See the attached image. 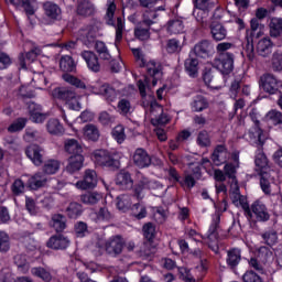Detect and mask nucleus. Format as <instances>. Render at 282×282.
<instances>
[{
    "instance_id": "1",
    "label": "nucleus",
    "mask_w": 282,
    "mask_h": 282,
    "mask_svg": "<svg viewBox=\"0 0 282 282\" xmlns=\"http://www.w3.org/2000/svg\"><path fill=\"white\" fill-rule=\"evenodd\" d=\"M145 67L149 77H145L144 80L140 79L138 82L139 91L142 98H147V87H149V83H151V79L152 86L155 87V85H158V82L162 80V77L164 76V67L160 62L150 61L145 64Z\"/></svg>"
},
{
    "instance_id": "2",
    "label": "nucleus",
    "mask_w": 282,
    "mask_h": 282,
    "mask_svg": "<svg viewBox=\"0 0 282 282\" xmlns=\"http://www.w3.org/2000/svg\"><path fill=\"white\" fill-rule=\"evenodd\" d=\"M93 160L97 166H106V169H111L112 171H118V169H120V159L118 158V154L107 150H96L93 153Z\"/></svg>"
},
{
    "instance_id": "3",
    "label": "nucleus",
    "mask_w": 282,
    "mask_h": 282,
    "mask_svg": "<svg viewBox=\"0 0 282 282\" xmlns=\"http://www.w3.org/2000/svg\"><path fill=\"white\" fill-rule=\"evenodd\" d=\"M116 14V3L110 2L107 12L105 15V21L107 25H111L116 30V39H115V45L118 47V43L122 41V34L124 32V20L122 18H117V23L116 20H113V17Z\"/></svg>"
},
{
    "instance_id": "4",
    "label": "nucleus",
    "mask_w": 282,
    "mask_h": 282,
    "mask_svg": "<svg viewBox=\"0 0 282 282\" xmlns=\"http://www.w3.org/2000/svg\"><path fill=\"white\" fill-rule=\"evenodd\" d=\"M214 67L217 68L220 74L228 76L235 69V54L223 53L214 59Z\"/></svg>"
},
{
    "instance_id": "5",
    "label": "nucleus",
    "mask_w": 282,
    "mask_h": 282,
    "mask_svg": "<svg viewBox=\"0 0 282 282\" xmlns=\"http://www.w3.org/2000/svg\"><path fill=\"white\" fill-rule=\"evenodd\" d=\"M105 249L110 257H120L124 249V239L120 235L112 236L106 241Z\"/></svg>"
},
{
    "instance_id": "6",
    "label": "nucleus",
    "mask_w": 282,
    "mask_h": 282,
    "mask_svg": "<svg viewBox=\"0 0 282 282\" xmlns=\"http://www.w3.org/2000/svg\"><path fill=\"white\" fill-rule=\"evenodd\" d=\"M249 117L251 118L253 122V127L249 130V138L254 142V144H259L260 147H263L265 140H263V130L259 127V119L257 118V112L252 110L249 113Z\"/></svg>"
},
{
    "instance_id": "7",
    "label": "nucleus",
    "mask_w": 282,
    "mask_h": 282,
    "mask_svg": "<svg viewBox=\"0 0 282 282\" xmlns=\"http://www.w3.org/2000/svg\"><path fill=\"white\" fill-rule=\"evenodd\" d=\"M150 111L152 113V116H154L151 119V122L154 127H162L164 124H167L169 122V115L164 113V109L162 108V106H160V104H158L156 101H153L150 105Z\"/></svg>"
},
{
    "instance_id": "8",
    "label": "nucleus",
    "mask_w": 282,
    "mask_h": 282,
    "mask_svg": "<svg viewBox=\"0 0 282 282\" xmlns=\"http://www.w3.org/2000/svg\"><path fill=\"white\" fill-rule=\"evenodd\" d=\"M132 162L138 169H149L151 166V155L143 148H138L133 155Z\"/></svg>"
},
{
    "instance_id": "9",
    "label": "nucleus",
    "mask_w": 282,
    "mask_h": 282,
    "mask_svg": "<svg viewBox=\"0 0 282 282\" xmlns=\"http://www.w3.org/2000/svg\"><path fill=\"white\" fill-rule=\"evenodd\" d=\"M193 51L198 58H210V55L215 54V46L212 41L203 40L195 44Z\"/></svg>"
},
{
    "instance_id": "10",
    "label": "nucleus",
    "mask_w": 282,
    "mask_h": 282,
    "mask_svg": "<svg viewBox=\"0 0 282 282\" xmlns=\"http://www.w3.org/2000/svg\"><path fill=\"white\" fill-rule=\"evenodd\" d=\"M98 185V174L94 170H86L84 180L76 183L77 188L87 191L89 188H96Z\"/></svg>"
},
{
    "instance_id": "11",
    "label": "nucleus",
    "mask_w": 282,
    "mask_h": 282,
    "mask_svg": "<svg viewBox=\"0 0 282 282\" xmlns=\"http://www.w3.org/2000/svg\"><path fill=\"white\" fill-rule=\"evenodd\" d=\"M261 87L267 94H276L279 91V79L272 74H264L260 78Z\"/></svg>"
},
{
    "instance_id": "12",
    "label": "nucleus",
    "mask_w": 282,
    "mask_h": 282,
    "mask_svg": "<svg viewBox=\"0 0 282 282\" xmlns=\"http://www.w3.org/2000/svg\"><path fill=\"white\" fill-rule=\"evenodd\" d=\"M43 10L45 17L51 21H61V19H63V11L61 10V7L52 1L44 2Z\"/></svg>"
},
{
    "instance_id": "13",
    "label": "nucleus",
    "mask_w": 282,
    "mask_h": 282,
    "mask_svg": "<svg viewBox=\"0 0 282 282\" xmlns=\"http://www.w3.org/2000/svg\"><path fill=\"white\" fill-rule=\"evenodd\" d=\"M256 171L259 175L270 173V161L261 148L258 149L254 159Z\"/></svg>"
},
{
    "instance_id": "14",
    "label": "nucleus",
    "mask_w": 282,
    "mask_h": 282,
    "mask_svg": "<svg viewBox=\"0 0 282 282\" xmlns=\"http://www.w3.org/2000/svg\"><path fill=\"white\" fill-rule=\"evenodd\" d=\"M203 80L207 87H210L212 89H221L223 77L218 72L212 69L207 70L203 75Z\"/></svg>"
},
{
    "instance_id": "15",
    "label": "nucleus",
    "mask_w": 282,
    "mask_h": 282,
    "mask_svg": "<svg viewBox=\"0 0 282 282\" xmlns=\"http://www.w3.org/2000/svg\"><path fill=\"white\" fill-rule=\"evenodd\" d=\"M229 159L230 153L228 152V149H226V145L220 144L215 148L212 160L214 164H216V166H221V164H226Z\"/></svg>"
},
{
    "instance_id": "16",
    "label": "nucleus",
    "mask_w": 282,
    "mask_h": 282,
    "mask_svg": "<svg viewBox=\"0 0 282 282\" xmlns=\"http://www.w3.org/2000/svg\"><path fill=\"white\" fill-rule=\"evenodd\" d=\"M115 182L121 191H131L133 188V178L131 177V173L127 171L119 172Z\"/></svg>"
},
{
    "instance_id": "17",
    "label": "nucleus",
    "mask_w": 282,
    "mask_h": 282,
    "mask_svg": "<svg viewBox=\"0 0 282 282\" xmlns=\"http://www.w3.org/2000/svg\"><path fill=\"white\" fill-rule=\"evenodd\" d=\"M46 246L52 250H65V248H68L69 246V239L61 234H57L48 239Z\"/></svg>"
},
{
    "instance_id": "18",
    "label": "nucleus",
    "mask_w": 282,
    "mask_h": 282,
    "mask_svg": "<svg viewBox=\"0 0 282 282\" xmlns=\"http://www.w3.org/2000/svg\"><path fill=\"white\" fill-rule=\"evenodd\" d=\"M251 213H253L258 221H268L270 219L268 207L260 200H257L251 205Z\"/></svg>"
},
{
    "instance_id": "19",
    "label": "nucleus",
    "mask_w": 282,
    "mask_h": 282,
    "mask_svg": "<svg viewBox=\"0 0 282 282\" xmlns=\"http://www.w3.org/2000/svg\"><path fill=\"white\" fill-rule=\"evenodd\" d=\"M98 96H102L106 101L113 102L118 98V90L109 84H102L99 89L95 91Z\"/></svg>"
},
{
    "instance_id": "20",
    "label": "nucleus",
    "mask_w": 282,
    "mask_h": 282,
    "mask_svg": "<svg viewBox=\"0 0 282 282\" xmlns=\"http://www.w3.org/2000/svg\"><path fill=\"white\" fill-rule=\"evenodd\" d=\"M82 58L85 59L87 67L95 73L100 72V62H98V56L93 51L82 52Z\"/></svg>"
},
{
    "instance_id": "21",
    "label": "nucleus",
    "mask_w": 282,
    "mask_h": 282,
    "mask_svg": "<svg viewBox=\"0 0 282 282\" xmlns=\"http://www.w3.org/2000/svg\"><path fill=\"white\" fill-rule=\"evenodd\" d=\"M53 96L59 100H66V102H78L76 99V93L69 88H55L53 90Z\"/></svg>"
},
{
    "instance_id": "22",
    "label": "nucleus",
    "mask_w": 282,
    "mask_h": 282,
    "mask_svg": "<svg viewBox=\"0 0 282 282\" xmlns=\"http://www.w3.org/2000/svg\"><path fill=\"white\" fill-rule=\"evenodd\" d=\"M76 12L79 17H94L96 14V7L89 0H82L77 4Z\"/></svg>"
},
{
    "instance_id": "23",
    "label": "nucleus",
    "mask_w": 282,
    "mask_h": 282,
    "mask_svg": "<svg viewBox=\"0 0 282 282\" xmlns=\"http://www.w3.org/2000/svg\"><path fill=\"white\" fill-rule=\"evenodd\" d=\"M164 10V7L160 6L154 10L144 11L141 21L142 25H145V28H151V25H155V23H158V12Z\"/></svg>"
},
{
    "instance_id": "24",
    "label": "nucleus",
    "mask_w": 282,
    "mask_h": 282,
    "mask_svg": "<svg viewBox=\"0 0 282 282\" xmlns=\"http://www.w3.org/2000/svg\"><path fill=\"white\" fill-rule=\"evenodd\" d=\"M85 162V156L83 154H74L68 159V165L66 166L67 173H76L83 169V164Z\"/></svg>"
},
{
    "instance_id": "25",
    "label": "nucleus",
    "mask_w": 282,
    "mask_h": 282,
    "mask_svg": "<svg viewBox=\"0 0 282 282\" xmlns=\"http://www.w3.org/2000/svg\"><path fill=\"white\" fill-rule=\"evenodd\" d=\"M230 199L234 205L245 210V215H247V217L252 218V210L250 209V205L248 204V198H246V196L241 194L230 195Z\"/></svg>"
},
{
    "instance_id": "26",
    "label": "nucleus",
    "mask_w": 282,
    "mask_h": 282,
    "mask_svg": "<svg viewBox=\"0 0 282 282\" xmlns=\"http://www.w3.org/2000/svg\"><path fill=\"white\" fill-rule=\"evenodd\" d=\"M272 41L268 37L261 39L257 44V53L263 58H268L272 54Z\"/></svg>"
},
{
    "instance_id": "27",
    "label": "nucleus",
    "mask_w": 282,
    "mask_h": 282,
    "mask_svg": "<svg viewBox=\"0 0 282 282\" xmlns=\"http://www.w3.org/2000/svg\"><path fill=\"white\" fill-rule=\"evenodd\" d=\"M210 34L214 41H224L228 36V30L221 23H213L210 25Z\"/></svg>"
},
{
    "instance_id": "28",
    "label": "nucleus",
    "mask_w": 282,
    "mask_h": 282,
    "mask_svg": "<svg viewBox=\"0 0 282 282\" xmlns=\"http://www.w3.org/2000/svg\"><path fill=\"white\" fill-rule=\"evenodd\" d=\"M184 66L191 78H197L199 74V61L197 58L189 56L185 59Z\"/></svg>"
},
{
    "instance_id": "29",
    "label": "nucleus",
    "mask_w": 282,
    "mask_h": 282,
    "mask_svg": "<svg viewBox=\"0 0 282 282\" xmlns=\"http://www.w3.org/2000/svg\"><path fill=\"white\" fill-rule=\"evenodd\" d=\"M84 138L90 140L91 142H98L100 139V130L95 124L88 123L83 128Z\"/></svg>"
},
{
    "instance_id": "30",
    "label": "nucleus",
    "mask_w": 282,
    "mask_h": 282,
    "mask_svg": "<svg viewBox=\"0 0 282 282\" xmlns=\"http://www.w3.org/2000/svg\"><path fill=\"white\" fill-rule=\"evenodd\" d=\"M227 265L231 269L235 270L236 267L241 263V250L239 249H231L227 252Z\"/></svg>"
},
{
    "instance_id": "31",
    "label": "nucleus",
    "mask_w": 282,
    "mask_h": 282,
    "mask_svg": "<svg viewBox=\"0 0 282 282\" xmlns=\"http://www.w3.org/2000/svg\"><path fill=\"white\" fill-rule=\"evenodd\" d=\"M46 130L51 135H63L65 128L58 119H50L46 123Z\"/></svg>"
},
{
    "instance_id": "32",
    "label": "nucleus",
    "mask_w": 282,
    "mask_h": 282,
    "mask_svg": "<svg viewBox=\"0 0 282 282\" xmlns=\"http://www.w3.org/2000/svg\"><path fill=\"white\" fill-rule=\"evenodd\" d=\"M6 1H10L12 6H15V8H19V6H21L22 8H24L29 17H34V3H36V0H6Z\"/></svg>"
},
{
    "instance_id": "33",
    "label": "nucleus",
    "mask_w": 282,
    "mask_h": 282,
    "mask_svg": "<svg viewBox=\"0 0 282 282\" xmlns=\"http://www.w3.org/2000/svg\"><path fill=\"white\" fill-rule=\"evenodd\" d=\"M269 30L272 39H279L282 34V18H271Z\"/></svg>"
},
{
    "instance_id": "34",
    "label": "nucleus",
    "mask_w": 282,
    "mask_h": 282,
    "mask_svg": "<svg viewBox=\"0 0 282 282\" xmlns=\"http://www.w3.org/2000/svg\"><path fill=\"white\" fill-rule=\"evenodd\" d=\"M78 41L86 45V47H91L96 43V33L93 30H83Z\"/></svg>"
},
{
    "instance_id": "35",
    "label": "nucleus",
    "mask_w": 282,
    "mask_h": 282,
    "mask_svg": "<svg viewBox=\"0 0 282 282\" xmlns=\"http://www.w3.org/2000/svg\"><path fill=\"white\" fill-rule=\"evenodd\" d=\"M61 170V161L51 159L46 161L42 167L45 175H55Z\"/></svg>"
},
{
    "instance_id": "36",
    "label": "nucleus",
    "mask_w": 282,
    "mask_h": 282,
    "mask_svg": "<svg viewBox=\"0 0 282 282\" xmlns=\"http://www.w3.org/2000/svg\"><path fill=\"white\" fill-rule=\"evenodd\" d=\"M52 226L56 232H63L67 228V218L63 214H55L52 217Z\"/></svg>"
},
{
    "instance_id": "37",
    "label": "nucleus",
    "mask_w": 282,
    "mask_h": 282,
    "mask_svg": "<svg viewBox=\"0 0 282 282\" xmlns=\"http://www.w3.org/2000/svg\"><path fill=\"white\" fill-rule=\"evenodd\" d=\"M66 215L69 219H78L83 215V205L76 202L70 203L66 208Z\"/></svg>"
},
{
    "instance_id": "38",
    "label": "nucleus",
    "mask_w": 282,
    "mask_h": 282,
    "mask_svg": "<svg viewBox=\"0 0 282 282\" xmlns=\"http://www.w3.org/2000/svg\"><path fill=\"white\" fill-rule=\"evenodd\" d=\"M65 151L70 155H82L83 147L78 144L76 139H69L65 142Z\"/></svg>"
},
{
    "instance_id": "39",
    "label": "nucleus",
    "mask_w": 282,
    "mask_h": 282,
    "mask_svg": "<svg viewBox=\"0 0 282 282\" xmlns=\"http://www.w3.org/2000/svg\"><path fill=\"white\" fill-rule=\"evenodd\" d=\"M100 199H102V195H100L98 192H91L80 195V202L89 206L98 204Z\"/></svg>"
},
{
    "instance_id": "40",
    "label": "nucleus",
    "mask_w": 282,
    "mask_h": 282,
    "mask_svg": "<svg viewBox=\"0 0 282 282\" xmlns=\"http://www.w3.org/2000/svg\"><path fill=\"white\" fill-rule=\"evenodd\" d=\"M95 50L102 61H111V53H109V48H107V44H105V42L97 41Z\"/></svg>"
},
{
    "instance_id": "41",
    "label": "nucleus",
    "mask_w": 282,
    "mask_h": 282,
    "mask_svg": "<svg viewBox=\"0 0 282 282\" xmlns=\"http://www.w3.org/2000/svg\"><path fill=\"white\" fill-rule=\"evenodd\" d=\"M117 208L127 213L129 208H131V195L129 194H121L117 197Z\"/></svg>"
},
{
    "instance_id": "42",
    "label": "nucleus",
    "mask_w": 282,
    "mask_h": 282,
    "mask_svg": "<svg viewBox=\"0 0 282 282\" xmlns=\"http://www.w3.org/2000/svg\"><path fill=\"white\" fill-rule=\"evenodd\" d=\"M59 68L62 72H74L76 69V63L69 55L62 56L59 61Z\"/></svg>"
},
{
    "instance_id": "43",
    "label": "nucleus",
    "mask_w": 282,
    "mask_h": 282,
    "mask_svg": "<svg viewBox=\"0 0 282 282\" xmlns=\"http://www.w3.org/2000/svg\"><path fill=\"white\" fill-rule=\"evenodd\" d=\"M250 28L251 30H247V41L248 39L252 41V37H249L248 35L252 36L253 34H257V36H261V31L263 30V24L259 22V19L253 18L250 21Z\"/></svg>"
},
{
    "instance_id": "44",
    "label": "nucleus",
    "mask_w": 282,
    "mask_h": 282,
    "mask_svg": "<svg viewBox=\"0 0 282 282\" xmlns=\"http://www.w3.org/2000/svg\"><path fill=\"white\" fill-rule=\"evenodd\" d=\"M167 32L170 34H182L184 32V22L180 19L169 21Z\"/></svg>"
},
{
    "instance_id": "45",
    "label": "nucleus",
    "mask_w": 282,
    "mask_h": 282,
    "mask_svg": "<svg viewBox=\"0 0 282 282\" xmlns=\"http://www.w3.org/2000/svg\"><path fill=\"white\" fill-rule=\"evenodd\" d=\"M36 61V51L33 48L26 53V58L23 54L19 56V64L21 69H28V63H34Z\"/></svg>"
},
{
    "instance_id": "46",
    "label": "nucleus",
    "mask_w": 282,
    "mask_h": 282,
    "mask_svg": "<svg viewBox=\"0 0 282 282\" xmlns=\"http://www.w3.org/2000/svg\"><path fill=\"white\" fill-rule=\"evenodd\" d=\"M258 259L262 263H270V261H272V259H274V256L272 253V250H270V248L260 247L258 250Z\"/></svg>"
},
{
    "instance_id": "47",
    "label": "nucleus",
    "mask_w": 282,
    "mask_h": 282,
    "mask_svg": "<svg viewBox=\"0 0 282 282\" xmlns=\"http://www.w3.org/2000/svg\"><path fill=\"white\" fill-rule=\"evenodd\" d=\"M193 111H204V109H208V101L204 96H196L192 102Z\"/></svg>"
},
{
    "instance_id": "48",
    "label": "nucleus",
    "mask_w": 282,
    "mask_h": 282,
    "mask_svg": "<svg viewBox=\"0 0 282 282\" xmlns=\"http://www.w3.org/2000/svg\"><path fill=\"white\" fill-rule=\"evenodd\" d=\"M13 261L18 267V269L20 270V272H23V274H25V272L30 270V264L28 263V259L25 258V256L17 254L14 256Z\"/></svg>"
},
{
    "instance_id": "49",
    "label": "nucleus",
    "mask_w": 282,
    "mask_h": 282,
    "mask_svg": "<svg viewBox=\"0 0 282 282\" xmlns=\"http://www.w3.org/2000/svg\"><path fill=\"white\" fill-rule=\"evenodd\" d=\"M221 220V217L219 216V214H216L214 217V221L212 224V226L209 227L208 230V239L210 241H217V228H219V221Z\"/></svg>"
},
{
    "instance_id": "50",
    "label": "nucleus",
    "mask_w": 282,
    "mask_h": 282,
    "mask_svg": "<svg viewBox=\"0 0 282 282\" xmlns=\"http://www.w3.org/2000/svg\"><path fill=\"white\" fill-rule=\"evenodd\" d=\"M117 109L121 116H130V113L133 111L131 101L128 99H120L117 105Z\"/></svg>"
},
{
    "instance_id": "51",
    "label": "nucleus",
    "mask_w": 282,
    "mask_h": 282,
    "mask_svg": "<svg viewBox=\"0 0 282 282\" xmlns=\"http://www.w3.org/2000/svg\"><path fill=\"white\" fill-rule=\"evenodd\" d=\"M166 52L169 54H178V52H182V42H180L177 39L167 40Z\"/></svg>"
},
{
    "instance_id": "52",
    "label": "nucleus",
    "mask_w": 282,
    "mask_h": 282,
    "mask_svg": "<svg viewBox=\"0 0 282 282\" xmlns=\"http://www.w3.org/2000/svg\"><path fill=\"white\" fill-rule=\"evenodd\" d=\"M260 186L261 189L263 191V193L265 195H270V193H272V187H271V183H270V172L260 174Z\"/></svg>"
},
{
    "instance_id": "53",
    "label": "nucleus",
    "mask_w": 282,
    "mask_h": 282,
    "mask_svg": "<svg viewBox=\"0 0 282 282\" xmlns=\"http://www.w3.org/2000/svg\"><path fill=\"white\" fill-rule=\"evenodd\" d=\"M264 243H267V246H274V243H276V241H279V236L276 234V230L270 229L265 232H263L261 235Z\"/></svg>"
},
{
    "instance_id": "54",
    "label": "nucleus",
    "mask_w": 282,
    "mask_h": 282,
    "mask_svg": "<svg viewBox=\"0 0 282 282\" xmlns=\"http://www.w3.org/2000/svg\"><path fill=\"white\" fill-rule=\"evenodd\" d=\"M25 124H28L26 118H18L15 121H13L9 126L8 131L10 133H17V131H23V129H25Z\"/></svg>"
},
{
    "instance_id": "55",
    "label": "nucleus",
    "mask_w": 282,
    "mask_h": 282,
    "mask_svg": "<svg viewBox=\"0 0 282 282\" xmlns=\"http://www.w3.org/2000/svg\"><path fill=\"white\" fill-rule=\"evenodd\" d=\"M96 221H111L113 214L107 207H100L98 213H95Z\"/></svg>"
},
{
    "instance_id": "56",
    "label": "nucleus",
    "mask_w": 282,
    "mask_h": 282,
    "mask_svg": "<svg viewBox=\"0 0 282 282\" xmlns=\"http://www.w3.org/2000/svg\"><path fill=\"white\" fill-rule=\"evenodd\" d=\"M271 65L273 72H282V51H275L273 53Z\"/></svg>"
},
{
    "instance_id": "57",
    "label": "nucleus",
    "mask_w": 282,
    "mask_h": 282,
    "mask_svg": "<svg viewBox=\"0 0 282 282\" xmlns=\"http://www.w3.org/2000/svg\"><path fill=\"white\" fill-rule=\"evenodd\" d=\"M112 138L118 142V144H122L124 140H127V134L124 133L123 126H117L112 129Z\"/></svg>"
},
{
    "instance_id": "58",
    "label": "nucleus",
    "mask_w": 282,
    "mask_h": 282,
    "mask_svg": "<svg viewBox=\"0 0 282 282\" xmlns=\"http://www.w3.org/2000/svg\"><path fill=\"white\" fill-rule=\"evenodd\" d=\"M150 30H151L150 26H147V28L139 26L134 30V36L139 39V41H149V39H151Z\"/></svg>"
},
{
    "instance_id": "59",
    "label": "nucleus",
    "mask_w": 282,
    "mask_h": 282,
    "mask_svg": "<svg viewBox=\"0 0 282 282\" xmlns=\"http://www.w3.org/2000/svg\"><path fill=\"white\" fill-rule=\"evenodd\" d=\"M267 117L272 121L275 127L279 126L282 129V112L279 110H271Z\"/></svg>"
},
{
    "instance_id": "60",
    "label": "nucleus",
    "mask_w": 282,
    "mask_h": 282,
    "mask_svg": "<svg viewBox=\"0 0 282 282\" xmlns=\"http://www.w3.org/2000/svg\"><path fill=\"white\" fill-rule=\"evenodd\" d=\"M10 250V236L6 231H0V252Z\"/></svg>"
},
{
    "instance_id": "61",
    "label": "nucleus",
    "mask_w": 282,
    "mask_h": 282,
    "mask_svg": "<svg viewBox=\"0 0 282 282\" xmlns=\"http://www.w3.org/2000/svg\"><path fill=\"white\" fill-rule=\"evenodd\" d=\"M132 213L135 219H144V217H147V207L140 205V203H137L132 207Z\"/></svg>"
},
{
    "instance_id": "62",
    "label": "nucleus",
    "mask_w": 282,
    "mask_h": 282,
    "mask_svg": "<svg viewBox=\"0 0 282 282\" xmlns=\"http://www.w3.org/2000/svg\"><path fill=\"white\" fill-rule=\"evenodd\" d=\"M178 273H180L181 281H184V282H196L195 278L191 273V270H188V269H186L184 267H180L178 268Z\"/></svg>"
},
{
    "instance_id": "63",
    "label": "nucleus",
    "mask_w": 282,
    "mask_h": 282,
    "mask_svg": "<svg viewBox=\"0 0 282 282\" xmlns=\"http://www.w3.org/2000/svg\"><path fill=\"white\" fill-rule=\"evenodd\" d=\"M143 235L148 241L155 238V226L152 223H148L143 226Z\"/></svg>"
},
{
    "instance_id": "64",
    "label": "nucleus",
    "mask_w": 282,
    "mask_h": 282,
    "mask_svg": "<svg viewBox=\"0 0 282 282\" xmlns=\"http://www.w3.org/2000/svg\"><path fill=\"white\" fill-rule=\"evenodd\" d=\"M243 282H263V279L259 276L254 271H247L242 276Z\"/></svg>"
}]
</instances>
